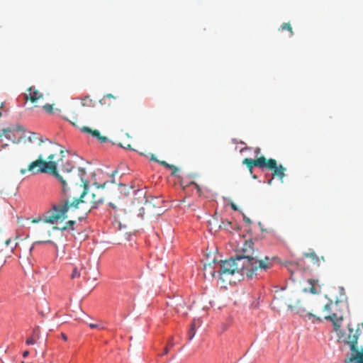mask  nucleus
Masks as SVG:
<instances>
[{
	"label": "nucleus",
	"instance_id": "nucleus-1",
	"mask_svg": "<svg viewBox=\"0 0 363 363\" xmlns=\"http://www.w3.org/2000/svg\"><path fill=\"white\" fill-rule=\"evenodd\" d=\"M79 172L82 174L79 175L80 181L84 183V188L78 197L75 195L72 190L69 193H65L58 203L55 204L52 207L47 211L41 217L32 220L33 223H38L42 221L44 223H50L52 225L57 223L59 221H63L67 218V212L69 211H74L79 208L80 205H87L88 212L92 208H97L104 202L102 190L96 188L95 191L89 192L86 189V181L83 177L85 174V170L79 168Z\"/></svg>",
	"mask_w": 363,
	"mask_h": 363
},
{
	"label": "nucleus",
	"instance_id": "nucleus-2",
	"mask_svg": "<svg viewBox=\"0 0 363 363\" xmlns=\"http://www.w3.org/2000/svg\"><path fill=\"white\" fill-rule=\"evenodd\" d=\"M253 245L254 242L252 240H246L241 248L242 254L236 256L242 259V262L246 265V275L251 279L257 274L258 271L266 272L270 269L274 259V257L270 258L267 256L262 258Z\"/></svg>",
	"mask_w": 363,
	"mask_h": 363
},
{
	"label": "nucleus",
	"instance_id": "nucleus-3",
	"mask_svg": "<svg viewBox=\"0 0 363 363\" xmlns=\"http://www.w3.org/2000/svg\"><path fill=\"white\" fill-rule=\"evenodd\" d=\"M54 157L55 154L50 153L48 157V162H47L44 160L43 155H40L38 160L30 163L27 169H21L20 173L23 175L27 172H30L33 174L50 172L55 176L61 184H65L64 178L60 175L57 170V164L56 162L53 161Z\"/></svg>",
	"mask_w": 363,
	"mask_h": 363
},
{
	"label": "nucleus",
	"instance_id": "nucleus-4",
	"mask_svg": "<svg viewBox=\"0 0 363 363\" xmlns=\"http://www.w3.org/2000/svg\"><path fill=\"white\" fill-rule=\"evenodd\" d=\"M73 169L74 165L72 164L71 162L68 161L66 162V164L63 166L62 169L63 175L60 174L62 177L64 178L65 180V184H61L62 186L63 196H65V193H69L72 190H80V189L82 187V184H78V181L80 180V177L76 175H71L69 174ZM81 174L82 172H79V175H80Z\"/></svg>",
	"mask_w": 363,
	"mask_h": 363
},
{
	"label": "nucleus",
	"instance_id": "nucleus-5",
	"mask_svg": "<svg viewBox=\"0 0 363 363\" xmlns=\"http://www.w3.org/2000/svg\"><path fill=\"white\" fill-rule=\"evenodd\" d=\"M246 269V265L244 262H242V259L230 258L225 261H222L220 264V269L218 271L219 279L222 281H226V277L233 275L240 271Z\"/></svg>",
	"mask_w": 363,
	"mask_h": 363
},
{
	"label": "nucleus",
	"instance_id": "nucleus-6",
	"mask_svg": "<svg viewBox=\"0 0 363 363\" xmlns=\"http://www.w3.org/2000/svg\"><path fill=\"white\" fill-rule=\"evenodd\" d=\"M323 312L325 313L324 318L333 322L334 329L337 332L344 318V313L340 309L338 302H330L324 305Z\"/></svg>",
	"mask_w": 363,
	"mask_h": 363
},
{
	"label": "nucleus",
	"instance_id": "nucleus-7",
	"mask_svg": "<svg viewBox=\"0 0 363 363\" xmlns=\"http://www.w3.org/2000/svg\"><path fill=\"white\" fill-rule=\"evenodd\" d=\"M359 335V329L354 330L352 325L348 324L346 331L338 333V341L348 345L350 347L351 354H354L359 351L357 347V340Z\"/></svg>",
	"mask_w": 363,
	"mask_h": 363
},
{
	"label": "nucleus",
	"instance_id": "nucleus-8",
	"mask_svg": "<svg viewBox=\"0 0 363 363\" xmlns=\"http://www.w3.org/2000/svg\"><path fill=\"white\" fill-rule=\"evenodd\" d=\"M242 164L247 166L251 173H252L254 167H257L260 169H272L274 167V162L272 160H267L264 156L257 159L245 158L242 160Z\"/></svg>",
	"mask_w": 363,
	"mask_h": 363
},
{
	"label": "nucleus",
	"instance_id": "nucleus-9",
	"mask_svg": "<svg viewBox=\"0 0 363 363\" xmlns=\"http://www.w3.org/2000/svg\"><path fill=\"white\" fill-rule=\"evenodd\" d=\"M16 132L22 133L19 136V138H23V133L25 132L24 128L21 125H16L15 126L4 128L0 130V137L5 136L9 140H13L15 142L14 137Z\"/></svg>",
	"mask_w": 363,
	"mask_h": 363
},
{
	"label": "nucleus",
	"instance_id": "nucleus-10",
	"mask_svg": "<svg viewBox=\"0 0 363 363\" xmlns=\"http://www.w3.org/2000/svg\"><path fill=\"white\" fill-rule=\"evenodd\" d=\"M24 99L26 101H30L32 104H34V106H38L37 103L43 99V94L40 93L38 89L29 87L26 90V93L24 95Z\"/></svg>",
	"mask_w": 363,
	"mask_h": 363
},
{
	"label": "nucleus",
	"instance_id": "nucleus-11",
	"mask_svg": "<svg viewBox=\"0 0 363 363\" xmlns=\"http://www.w3.org/2000/svg\"><path fill=\"white\" fill-rule=\"evenodd\" d=\"M267 160H272L274 162V167L272 169H268L270 171H273V176L277 177L281 182H283L284 177H285L286 168L283 165H277V161L274 159L270 158Z\"/></svg>",
	"mask_w": 363,
	"mask_h": 363
},
{
	"label": "nucleus",
	"instance_id": "nucleus-12",
	"mask_svg": "<svg viewBox=\"0 0 363 363\" xmlns=\"http://www.w3.org/2000/svg\"><path fill=\"white\" fill-rule=\"evenodd\" d=\"M345 363H363V348L359 352L351 354L349 358L345 359Z\"/></svg>",
	"mask_w": 363,
	"mask_h": 363
},
{
	"label": "nucleus",
	"instance_id": "nucleus-13",
	"mask_svg": "<svg viewBox=\"0 0 363 363\" xmlns=\"http://www.w3.org/2000/svg\"><path fill=\"white\" fill-rule=\"evenodd\" d=\"M81 130L82 132L91 134L93 137L96 138L101 143H106L108 140V138L105 136H101L99 131L97 130H91L90 128L86 126L82 127Z\"/></svg>",
	"mask_w": 363,
	"mask_h": 363
},
{
	"label": "nucleus",
	"instance_id": "nucleus-14",
	"mask_svg": "<svg viewBox=\"0 0 363 363\" xmlns=\"http://www.w3.org/2000/svg\"><path fill=\"white\" fill-rule=\"evenodd\" d=\"M150 160H152V161L158 162L162 166H163V167H164L166 168L170 169L172 171V174H173V175L176 174V173L178 171V168L176 166H174L173 164H168L165 161L159 160L153 155L151 156Z\"/></svg>",
	"mask_w": 363,
	"mask_h": 363
},
{
	"label": "nucleus",
	"instance_id": "nucleus-15",
	"mask_svg": "<svg viewBox=\"0 0 363 363\" xmlns=\"http://www.w3.org/2000/svg\"><path fill=\"white\" fill-rule=\"evenodd\" d=\"M296 313H298L301 316H302L305 318H308V320H311V318H314L315 320L321 321V319L318 316H317L316 315H315L312 313L307 312L304 309L298 308L296 311Z\"/></svg>",
	"mask_w": 363,
	"mask_h": 363
},
{
	"label": "nucleus",
	"instance_id": "nucleus-16",
	"mask_svg": "<svg viewBox=\"0 0 363 363\" xmlns=\"http://www.w3.org/2000/svg\"><path fill=\"white\" fill-rule=\"evenodd\" d=\"M168 305H169L172 307H174L177 313H179L180 307H184V302L183 301V300L178 298L175 300H173L171 303H168Z\"/></svg>",
	"mask_w": 363,
	"mask_h": 363
},
{
	"label": "nucleus",
	"instance_id": "nucleus-17",
	"mask_svg": "<svg viewBox=\"0 0 363 363\" xmlns=\"http://www.w3.org/2000/svg\"><path fill=\"white\" fill-rule=\"evenodd\" d=\"M74 223H75L74 220H69L62 228L53 226L52 230H60L61 231H65L68 229L74 230L73 226H74Z\"/></svg>",
	"mask_w": 363,
	"mask_h": 363
},
{
	"label": "nucleus",
	"instance_id": "nucleus-18",
	"mask_svg": "<svg viewBox=\"0 0 363 363\" xmlns=\"http://www.w3.org/2000/svg\"><path fill=\"white\" fill-rule=\"evenodd\" d=\"M81 104L82 106H94V101L90 99L89 96H86L84 98H83L82 99Z\"/></svg>",
	"mask_w": 363,
	"mask_h": 363
},
{
	"label": "nucleus",
	"instance_id": "nucleus-19",
	"mask_svg": "<svg viewBox=\"0 0 363 363\" xmlns=\"http://www.w3.org/2000/svg\"><path fill=\"white\" fill-rule=\"evenodd\" d=\"M280 30H287L290 33V36L294 35L293 29H292V27H291L290 23H282L281 26Z\"/></svg>",
	"mask_w": 363,
	"mask_h": 363
},
{
	"label": "nucleus",
	"instance_id": "nucleus-20",
	"mask_svg": "<svg viewBox=\"0 0 363 363\" xmlns=\"http://www.w3.org/2000/svg\"><path fill=\"white\" fill-rule=\"evenodd\" d=\"M82 269V267H80L79 268L78 267H74L72 270V272L71 274V279H74L76 278H79L80 277L79 269Z\"/></svg>",
	"mask_w": 363,
	"mask_h": 363
},
{
	"label": "nucleus",
	"instance_id": "nucleus-21",
	"mask_svg": "<svg viewBox=\"0 0 363 363\" xmlns=\"http://www.w3.org/2000/svg\"><path fill=\"white\" fill-rule=\"evenodd\" d=\"M66 119L69 121L72 125H77L78 118L77 114L74 113L70 117H67Z\"/></svg>",
	"mask_w": 363,
	"mask_h": 363
},
{
	"label": "nucleus",
	"instance_id": "nucleus-22",
	"mask_svg": "<svg viewBox=\"0 0 363 363\" xmlns=\"http://www.w3.org/2000/svg\"><path fill=\"white\" fill-rule=\"evenodd\" d=\"M305 256L306 257L311 258L315 262V263H318V262H319V259L315 252L306 253V254H305Z\"/></svg>",
	"mask_w": 363,
	"mask_h": 363
},
{
	"label": "nucleus",
	"instance_id": "nucleus-23",
	"mask_svg": "<svg viewBox=\"0 0 363 363\" xmlns=\"http://www.w3.org/2000/svg\"><path fill=\"white\" fill-rule=\"evenodd\" d=\"M36 139H38L37 135L35 133H31V135L28 137L29 142L32 143ZM38 140L39 145L44 142L41 138H38Z\"/></svg>",
	"mask_w": 363,
	"mask_h": 363
},
{
	"label": "nucleus",
	"instance_id": "nucleus-24",
	"mask_svg": "<svg viewBox=\"0 0 363 363\" xmlns=\"http://www.w3.org/2000/svg\"><path fill=\"white\" fill-rule=\"evenodd\" d=\"M196 334V329L190 328L188 332L189 340H191L194 338Z\"/></svg>",
	"mask_w": 363,
	"mask_h": 363
},
{
	"label": "nucleus",
	"instance_id": "nucleus-25",
	"mask_svg": "<svg viewBox=\"0 0 363 363\" xmlns=\"http://www.w3.org/2000/svg\"><path fill=\"white\" fill-rule=\"evenodd\" d=\"M43 109L47 112V113H52V110H53V108H52V105L51 104H45L43 106Z\"/></svg>",
	"mask_w": 363,
	"mask_h": 363
},
{
	"label": "nucleus",
	"instance_id": "nucleus-26",
	"mask_svg": "<svg viewBox=\"0 0 363 363\" xmlns=\"http://www.w3.org/2000/svg\"><path fill=\"white\" fill-rule=\"evenodd\" d=\"M298 302H299V301H298V300H296L294 304L289 303V304H288V307H289V308L291 311H294V310L296 309V308H297V305H298Z\"/></svg>",
	"mask_w": 363,
	"mask_h": 363
},
{
	"label": "nucleus",
	"instance_id": "nucleus-27",
	"mask_svg": "<svg viewBox=\"0 0 363 363\" xmlns=\"http://www.w3.org/2000/svg\"><path fill=\"white\" fill-rule=\"evenodd\" d=\"M35 342L34 338L33 337H28L26 341V343L28 345H34Z\"/></svg>",
	"mask_w": 363,
	"mask_h": 363
},
{
	"label": "nucleus",
	"instance_id": "nucleus-28",
	"mask_svg": "<svg viewBox=\"0 0 363 363\" xmlns=\"http://www.w3.org/2000/svg\"><path fill=\"white\" fill-rule=\"evenodd\" d=\"M43 243H53V242L51 240H38L35 242V244H43Z\"/></svg>",
	"mask_w": 363,
	"mask_h": 363
},
{
	"label": "nucleus",
	"instance_id": "nucleus-29",
	"mask_svg": "<svg viewBox=\"0 0 363 363\" xmlns=\"http://www.w3.org/2000/svg\"><path fill=\"white\" fill-rule=\"evenodd\" d=\"M89 325L92 329H94V328L103 329L104 328V327H101L99 325L94 324V323H90Z\"/></svg>",
	"mask_w": 363,
	"mask_h": 363
},
{
	"label": "nucleus",
	"instance_id": "nucleus-30",
	"mask_svg": "<svg viewBox=\"0 0 363 363\" xmlns=\"http://www.w3.org/2000/svg\"><path fill=\"white\" fill-rule=\"evenodd\" d=\"M118 145L121 147H123L125 149H132L131 148V145L130 144H123V143H119Z\"/></svg>",
	"mask_w": 363,
	"mask_h": 363
},
{
	"label": "nucleus",
	"instance_id": "nucleus-31",
	"mask_svg": "<svg viewBox=\"0 0 363 363\" xmlns=\"http://www.w3.org/2000/svg\"><path fill=\"white\" fill-rule=\"evenodd\" d=\"M105 98L114 99L115 97L111 94H107L104 96L103 99L100 100V103H102Z\"/></svg>",
	"mask_w": 363,
	"mask_h": 363
},
{
	"label": "nucleus",
	"instance_id": "nucleus-32",
	"mask_svg": "<svg viewBox=\"0 0 363 363\" xmlns=\"http://www.w3.org/2000/svg\"><path fill=\"white\" fill-rule=\"evenodd\" d=\"M46 141H48V149H50V147L55 146V145H57V144H54L52 143V142H50V140H46Z\"/></svg>",
	"mask_w": 363,
	"mask_h": 363
},
{
	"label": "nucleus",
	"instance_id": "nucleus-33",
	"mask_svg": "<svg viewBox=\"0 0 363 363\" xmlns=\"http://www.w3.org/2000/svg\"><path fill=\"white\" fill-rule=\"evenodd\" d=\"M311 284H313L311 283ZM311 291L313 294H318V291L313 285H312V287L311 288Z\"/></svg>",
	"mask_w": 363,
	"mask_h": 363
},
{
	"label": "nucleus",
	"instance_id": "nucleus-34",
	"mask_svg": "<svg viewBox=\"0 0 363 363\" xmlns=\"http://www.w3.org/2000/svg\"><path fill=\"white\" fill-rule=\"evenodd\" d=\"M174 345V343L172 342V339H171L167 345V347H168L169 349L172 347Z\"/></svg>",
	"mask_w": 363,
	"mask_h": 363
},
{
	"label": "nucleus",
	"instance_id": "nucleus-35",
	"mask_svg": "<svg viewBox=\"0 0 363 363\" xmlns=\"http://www.w3.org/2000/svg\"><path fill=\"white\" fill-rule=\"evenodd\" d=\"M230 206H231L232 209H233L234 211H237L238 210V208H237L236 205L234 203H232L230 204Z\"/></svg>",
	"mask_w": 363,
	"mask_h": 363
},
{
	"label": "nucleus",
	"instance_id": "nucleus-36",
	"mask_svg": "<svg viewBox=\"0 0 363 363\" xmlns=\"http://www.w3.org/2000/svg\"><path fill=\"white\" fill-rule=\"evenodd\" d=\"M169 348L168 347H166L164 350V352H163L162 355L167 354L169 352Z\"/></svg>",
	"mask_w": 363,
	"mask_h": 363
},
{
	"label": "nucleus",
	"instance_id": "nucleus-37",
	"mask_svg": "<svg viewBox=\"0 0 363 363\" xmlns=\"http://www.w3.org/2000/svg\"><path fill=\"white\" fill-rule=\"evenodd\" d=\"M244 221L247 223H251V220L249 218H247V217H244Z\"/></svg>",
	"mask_w": 363,
	"mask_h": 363
},
{
	"label": "nucleus",
	"instance_id": "nucleus-38",
	"mask_svg": "<svg viewBox=\"0 0 363 363\" xmlns=\"http://www.w3.org/2000/svg\"><path fill=\"white\" fill-rule=\"evenodd\" d=\"M61 336H62V338L65 341H67V335H66L65 333H62V334H61Z\"/></svg>",
	"mask_w": 363,
	"mask_h": 363
},
{
	"label": "nucleus",
	"instance_id": "nucleus-39",
	"mask_svg": "<svg viewBox=\"0 0 363 363\" xmlns=\"http://www.w3.org/2000/svg\"><path fill=\"white\" fill-rule=\"evenodd\" d=\"M28 354H29V352L28 350L24 351L23 353V357H26L28 356Z\"/></svg>",
	"mask_w": 363,
	"mask_h": 363
},
{
	"label": "nucleus",
	"instance_id": "nucleus-40",
	"mask_svg": "<svg viewBox=\"0 0 363 363\" xmlns=\"http://www.w3.org/2000/svg\"><path fill=\"white\" fill-rule=\"evenodd\" d=\"M118 169L114 170V171L112 172L111 176H112V177H114L116 174H118Z\"/></svg>",
	"mask_w": 363,
	"mask_h": 363
},
{
	"label": "nucleus",
	"instance_id": "nucleus-41",
	"mask_svg": "<svg viewBox=\"0 0 363 363\" xmlns=\"http://www.w3.org/2000/svg\"><path fill=\"white\" fill-rule=\"evenodd\" d=\"M195 328H196L195 323H194V322H193V323H191V328H194V329H195Z\"/></svg>",
	"mask_w": 363,
	"mask_h": 363
},
{
	"label": "nucleus",
	"instance_id": "nucleus-42",
	"mask_svg": "<svg viewBox=\"0 0 363 363\" xmlns=\"http://www.w3.org/2000/svg\"><path fill=\"white\" fill-rule=\"evenodd\" d=\"M255 153L257 155V154H259V152H260V149H259V147H257V148H256V150H255Z\"/></svg>",
	"mask_w": 363,
	"mask_h": 363
},
{
	"label": "nucleus",
	"instance_id": "nucleus-43",
	"mask_svg": "<svg viewBox=\"0 0 363 363\" xmlns=\"http://www.w3.org/2000/svg\"><path fill=\"white\" fill-rule=\"evenodd\" d=\"M215 220H216V218H213V220H210L208 221L209 225H212V222H213V221H215Z\"/></svg>",
	"mask_w": 363,
	"mask_h": 363
},
{
	"label": "nucleus",
	"instance_id": "nucleus-44",
	"mask_svg": "<svg viewBox=\"0 0 363 363\" xmlns=\"http://www.w3.org/2000/svg\"><path fill=\"white\" fill-rule=\"evenodd\" d=\"M10 242H11V240H10V239H9V240H6L5 244H6V245H9Z\"/></svg>",
	"mask_w": 363,
	"mask_h": 363
},
{
	"label": "nucleus",
	"instance_id": "nucleus-45",
	"mask_svg": "<svg viewBox=\"0 0 363 363\" xmlns=\"http://www.w3.org/2000/svg\"><path fill=\"white\" fill-rule=\"evenodd\" d=\"M110 206H111L112 208H116V206H115L113 203H110Z\"/></svg>",
	"mask_w": 363,
	"mask_h": 363
},
{
	"label": "nucleus",
	"instance_id": "nucleus-46",
	"mask_svg": "<svg viewBox=\"0 0 363 363\" xmlns=\"http://www.w3.org/2000/svg\"><path fill=\"white\" fill-rule=\"evenodd\" d=\"M63 152H64V151L61 150H60V153H61V154H63Z\"/></svg>",
	"mask_w": 363,
	"mask_h": 363
},
{
	"label": "nucleus",
	"instance_id": "nucleus-47",
	"mask_svg": "<svg viewBox=\"0 0 363 363\" xmlns=\"http://www.w3.org/2000/svg\"><path fill=\"white\" fill-rule=\"evenodd\" d=\"M38 330V328H36L35 330H34V332H36V330Z\"/></svg>",
	"mask_w": 363,
	"mask_h": 363
},
{
	"label": "nucleus",
	"instance_id": "nucleus-48",
	"mask_svg": "<svg viewBox=\"0 0 363 363\" xmlns=\"http://www.w3.org/2000/svg\"><path fill=\"white\" fill-rule=\"evenodd\" d=\"M38 330V328H36L35 330H34V332H36V330Z\"/></svg>",
	"mask_w": 363,
	"mask_h": 363
},
{
	"label": "nucleus",
	"instance_id": "nucleus-49",
	"mask_svg": "<svg viewBox=\"0 0 363 363\" xmlns=\"http://www.w3.org/2000/svg\"><path fill=\"white\" fill-rule=\"evenodd\" d=\"M38 330V328H36L35 330H34V332H36V330Z\"/></svg>",
	"mask_w": 363,
	"mask_h": 363
},
{
	"label": "nucleus",
	"instance_id": "nucleus-50",
	"mask_svg": "<svg viewBox=\"0 0 363 363\" xmlns=\"http://www.w3.org/2000/svg\"><path fill=\"white\" fill-rule=\"evenodd\" d=\"M195 186L199 189V185H197V184H195Z\"/></svg>",
	"mask_w": 363,
	"mask_h": 363
},
{
	"label": "nucleus",
	"instance_id": "nucleus-51",
	"mask_svg": "<svg viewBox=\"0 0 363 363\" xmlns=\"http://www.w3.org/2000/svg\"><path fill=\"white\" fill-rule=\"evenodd\" d=\"M195 186L199 189V185H197V184H195Z\"/></svg>",
	"mask_w": 363,
	"mask_h": 363
},
{
	"label": "nucleus",
	"instance_id": "nucleus-52",
	"mask_svg": "<svg viewBox=\"0 0 363 363\" xmlns=\"http://www.w3.org/2000/svg\"><path fill=\"white\" fill-rule=\"evenodd\" d=\"M1 115H2V113H1V112L0 111V117L1 116Z\"/></svg>",
	"mask_w": 363,
	"mask_h": 363
},
{
	"label": "nucleus",
	"instance_id": "nucleus-53",
	"mask_svg": "<svg viewBox=\"0 0 363 363\" xmlns=\"http://www.w3.org/2000/svg\"><path fill=\"white\" fill-rule=\"evenodd\" d=\"M22 363H25L24 362H22Z\"/></svg>",
	"mask_w": 363,
	"mask_h": 363
}]
</instances>
